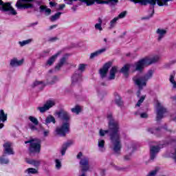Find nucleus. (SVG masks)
<instances>
[{
	"mask_svg": "<svg viewBox=\"0 0 176 176\" xmlns=\"http://www.w3.org/2000/svg\"><path fill=\"white\" fill-rule=\"evenodd\" d=\"M175 76V74H171L169 79L170 83H172L173 86V89H176V82H175V80L174 79Z\"/></svg>",
	"mask_w": 176,
	"mask_h": 176,
	"instance_id": "33",
	"label": "nucleus"
},
{
	"mask_svg": "<svg viewBox=\"0 0 176 176\" xmlns=\"http://www.w3.org/2000/svg\"><path fill=\"white\" fill-rule=\"evenodd\" d=\"M102 86H107V85H105L104 82H102Z\"/></svg>",
	"mask_w": 176,
	"mask_h": 176,
	"instance_id": "63",
	"label": "nucleus"
},
{
	"mask_svg": "<svg viewBox=\"0 0 176 176\" xmlns=\"http://www.w3.org/2000/svg\"><path fill=\"white\" fill-rule=\"evenodd\" d=\"M39 85H42L43 87H45V85H43V81H38L36 80L33 85H32V87H36V86H39Z\"/></svg>",
	"mask_w": 176,
	"mask_h": 176,
	"instance_id": "39",
	"label": "nucleus"
},
{
	"mask_svg": "<svg viewBox=\"0 0 176 176\" xmlns=\"http://www.w3.org/2000/svg\"><path fill=\"white\" fill-rule=\"evenodd\" d=\"M98 146L99 148H104L105 146V141L104 140H99Z\"/></svg>",
	"mask_w": 176,
	"mask_h": 176,
	"instance_id": "41",
	"label": "nucleus"
},
{
	"mask_svg": "<svg viewBox=\"0 0 176 176\" xmlns=\"http://www.w3.org/2000/svg\"><path fill=\"white\" fill-rule=\"evenodd\" d=\"M11 67H20L24 64V58L21 59L20 60H17V58H14L10 60Z\"/></svg>",
	"mask_w": 176,
	"mask_h": 176,
	"instance_id": "17",
	"label": "nucleus"
},
{
	"mask_svg": "<svg viewBox=\"0 0 176 176\" xmlns=\"http://www.w3.org/2000/svg\"><path fill=\"white\" fill-rule=\"evenodd\" d=\"M37 24H38V22H35V23H32V25H37Z\"/></svg>",
	"mask_w": 176,
	"mask_h": 176,
	"instance_id": "62",
	"label": "nucleus"
},
{
	"mask_svg": "<svg viewBox=\"0 0 176 176\" xmlns=\"http://www.w3.org/2000/svg\"><path fill=\"white\" fill-rule=\"evenodd\" d=\"M78 80H82V74L79 73V71H76L72 77V85L74 86Z\"/></svg>",
	"mask_w": 176,
	"mask_h": 176,
	"instance_id": "16",
	"label": "nucleus"
},
{
	"mask_svg": "<svg viewBox=\"0 0 176 176\" xmlns=\"http://www.w3.org/2000/svg\"><path fill=\"white\" fill-rule=\"evenodd\" d=\"M83 156V153L82 152H79L78 154L77 155V159H80Z\"/></svg>",
	"mask_w": 176,
	"mask_h": 176,
	"instance_id": "50",
	"label": "nucleus"
},
{
	"mask_svg": "<svg viewBox=\"0 0 176 176\" xmlns=\"http://www.w3.org/2000/svg\"><path fill=\"white\" fill-rule=\"evenodd\" d=\"M76 9H78V6L72 7V10H73V12H76Z\"/></svg>",
	"mask_w": 176,
	"mask_h": 176,
	"instance_id": "52",
	"label": "nucleus"
},
{
	"mask_svg": "<svg viewBox=\"0 0 176 176\" xmlns=\"http://www.w3.org/2000/svg\"><path fill=\"white\" fill-rule=\"evenodd\" d=\"M112 67V62L108 61L104 63L102 68L99 69V74L102 79L107 77V74H108V71H109V68Z\"/></svg>",
	"mask_w": 176,
	"mask_h": 176,
	"instance_id": "9",
	"label": "nucleus"
},
{
	"mask_svg": "<svg viewBox=\"0 0 176 176\" xmlns=\"http://www.w3.org/2000/svg\"><path fill=\"white\" fill-rule=\"evenodd\" d=\"M67 62V57L63 56L62 57L58 63L55 66V69H56L57 71H60L61 67H63V65H64L65 63Z\"/></svg>",
	"mask_w": 176,
	"mask_h": 176,
	"instance_id": "22",
	"label": "nucleus"
},
{
	"mask_svg": "<svg viewBox=\"0 0 176 176\" xmlns=\"http://www.w3.org/2000/svg\"><path fill=\"white\" fill-rule=\"evenodd\" d=\"M65 8V4H60L58 10H63Z\"/></svg>",
	"mask_w": 176,
	"mask_h": 176,
	"instance_id": "48",
	"label": "nucleus"
},
{
	"mask_svg": "<svg viewBox=\"0 0 176 176\" xmlns=\"http://www.w3.org/2000/svg\"><path fill=\"white\" fill-rule=\"evenodd\" d=\"M3 3V1L0 0V6Z\"/></svg>",
	"mask_w": 176,
	"mask_h": 176,
	"instance_id": "61",
	"label": "nucleus"
},
{
	"mask_svg": "<svg viewBox=\"0 0 176 176\" xmlns=\"http://www.w3.org/2000/svg\"><path fill=\"white\" fill-rule=\"evenodd\" d=\"M56 115L60 120L65 122H63L60 126L56 128L55 133H56L57 135L65 137V135L69 133V119H71L69 113H68V111L61 109L56 112Z\"/></svg>",
	"mask_w": 176,
	"mask_h": 176,
	"instance_id": "2",
	"label": "nucleus"
},
{
	"mask_svg": "<svg viewBox=\"0 0 176 176\" xmlns=\"http://www.w3.org/2000/svg\"><path fill=\"white\" fill-rule=\"evenodd\" d=\"M130 68H131V65L126 63L120 69V72L123 74L126 78H129V75H130Z\"/></svg>",
	"mask_w": 176,
	"mask_h": 176,
	"instance_id": "15",
	"label": "nucleus"
},
{
	"mask_svg": "<svg viewBox=\"0 0 176 176\" xmlns=\"http://www.w3.org/2000/svg\"><path fill=\"white\" fill-rule=\"evenodd\" d=\"M106 50H107V49L102 48L98 51H96L94 53H91V56H90V58H94V57H97V56H100V54H102V53H104V52H106Z\"/></svg>",
	"mask_w": 176,
	"mask_h": 176,
	"instance_id": "25",
	"label": "nucleus"
},
{
	"mask_svg": "<svg viewBox=\"0 0 176 176\" xmlns=\"http://www.w3.org/2000/svg\"><path fill=\"white\" fill-rule=\"evenodd\" d=\"M167 112V109L163 107H161L157 109V116H156V121L159 122L164 118V113Z\"/></svg>",
	"mask_w": 176,
	"mask_h": 176,
	"instance_id": "13",
	"label": "nucleus"
},
{
	"mask_svg": "<svg viewBox=\"0 0 176 176\" xmlns=\"http://www.w3.org/2000/svg\"><path fill=\"white\" fill-rule=\"evenodd\" d=\"M57 6V3L56 2H53V1H50V8H54Z\"/></svg>",
	"mask_w": 176,
	"mask_h": 176,
	"instance_id": "47",
	"label": "nucleus"
},
{
	"mask_svg": "<svg viewBox=\"0 0 176 176\" xmlns=\"http://www.w3.org/2000/svg\"><path fill=\"white\" fill-rule=\"evenodd\" d=\"M40 13H43V12H45L46 16H50V14H52V10L50 8H47V6H40Z\"/></svg>",
	"mask_w": 176,
	"mask_h": 176,
	"instance_id": "24",
	"label": "nucleus"
},
{
	"mask_svg": "<svg viewBox=\"0 0 176 176\" xmlns=\"http://www.w3.org/2000/svg\"><path fill=\"white\" fill-rule=\"evenodd\" d=\"M56 41H58V38L57 37H51L49 38L48 42H56Z\"/></svg>",
	"mask_w": 176,
	"mask_h": 176,
	"instance_id": "45",
	"label": "nucleus"
},
{
	"mask_svg": "<svg viewBox=\"0 0 176 176\" xmlns=\"http://www.w3.org/2000/svg\"><path fill=\"white\" fill-rule=\"evenodd\" d=\"M157 171H159V169L155 168V170L151 171L146 176H156Z\"/></svg>",
	"mask_w": 176,
	"mask_h": 176,
	"instance_id": "40",
	"label": "nucleus"
},
{
	"mask_svg": "<svg viewBox=\"0 0 176 176\" xmlns=\"http://www.w3.org/2000/svg\"><path fill=\"white\" fill-rule=\"evenodd\" d=\"M31 42H32V39H28L25 41H20L19 45H21V46H25V45H28V43H31Z\"/></svg>",
	"mask_w": 176,
	"mask_h": 176,
	"instance_id": "36",
	"label": "nucleus"
},
{
	"mask_svg": "<svg viewBox=\"0 0 176 176\" xmlns=\"http://www.w3.org/2000/svg\"><path fill=\"white\" fill-rule=\"evenodd\" d=\"M29 120L35 126H38V124H39V121L34 116H29Z\"/></svg>",
	"mask_w": 176,
	"mask_h": 176,
	"instance_id": "30",
	"label": "nucleus"
},
{
	"mask_svg": "<svg viewBox=\"0 0 176 176\" xmlns=\"http://www.w3.org/2000/svg\"><path fill=\"white\" fill-rule=\"evenodd\" d=\"M1 7H0V10L1 12H10L9 14H12V16H16L17 14V12L13 7L12 6V4L10 2L4 3L3 1V3L1 5Z\"/></svg>",
	"mask_w": 176,
	"mask_h": 176,
	"instance_id": "8",
	"label": "nucleus"
},
{
	"mask_svg": "<svg viewBox=\"0 0 176 176\" xmlns=\"http://www.w3.org/2000/svg\"><path fill=\"white\" fill-rule=\"evenodd\" d=\"M126 14H127L126 11L122 12L119 14V15L118 16H116V18L118 20H119V19H124V17H126Z\"/></svg>",
	"mask_w": 176,
	"mask_h": 176,
	"instance_id": "37",
	"label": "nucleus"
},
{
	"mask_svg": "<svg viewBox=\"0 0 176 176\" xmlns=\"http://www.w3.org/2000/svg\"><path fill=\"white\" fill-rule=\"evenodd\" d=\"M33 2H35L38 6H41L42 5V1H38V0H34Z\"/></svg>",
	"mask_w": 176,
	"mask_h": 176,
	"instance_id": "49",
	"label": "nucleus"
},
{
	"mask_svg": "<svg viewBox=\"0 0 176 176\" xmlns=\"http://www.w3.org/2000/svg\"><path fill=\"white\" fill-rule=\"evenodd\" d=\"M35 0H18L15 4L17 9H32L34 4L30 2H34Z\"/></svg>",
	"mask_w": 176,
	"mask_h": 176,
	"instance_id": "7",
	"label": "nucleus"
},
{
	"mask_svg": "<svg viewBox=\"0 0 176 176\" xmlns=\"http://www.w3.org/2000/svg\"><path fill=\"white\" fill-rule=\"evenodd\" d=\"M109 120V130L100 129L99 134L100 137H104L105 134L110 132V140L113 145V151L115 153L120 155V150L122 149V142H120V134H119V123L113 119L112 113L107 115Z\"/></svg>",
	"mask_w": 176,
	"mask_h": 176,
	"instance_id": "1",
	"label": "nucleus"
},
{
	"mask_svg": "<svg viewBox=\"0 0 176 176\" xmlns=\"http://www.w3.org/2000/svg\"><path fill=\"white\" fill-rule=\"evenodd\" d=\"M124 160H130V155H125L124 157Z\"/></svg>",
	"mask_w": 176,
	"mask_h": 176,
	"instance_id": "55",
	"label": "nucleus"
},
{
	"mask_svg": "<svg viewBox=\"0 0 176 176\" xmlns=\"http://www.w3.org/2000/svg\"><path fill=\"white\" fill-rule=\"evenodd\" d=\"M157 61H159V56H154L151 58L146 56L135 63V71H138V72H142L145 67L155 64V63H157Z\"/></svg>",
	"mask_w": 176,
	"mask_h": 176,
	"instance_id": "5",
	"label": "nucleus"
},
{
	"mask_svg": "<svg viewBox=\"0 0 176 176\" xmlns=\"http://www.w3.org/2000/svg\"><path fill=\"white\" fill-rule=\"evenodd\" d=\"M57 27V25H52L50 27V30H53L54 28H56Z\"/></svg>",
	"mask_w": 176,
	"mask_h": 176,
	"instance_id": "54",
	"label": "nucleus"
},
{
	"mask_svg": "<svg viewBox=\"0 0 176 176\" xmlns=\"http://www.w3.org/2000/svg\"><path fill=\"white\" fill-rule=\"evenodd\" d=\"M56 103L53 100H47L43 107H38L36 109L37 111H39L41 113H43L46 112V111H49L50 108H52V107H54Z\"/></svg>",
	"mask_w": 176,
	"mask_h": 176,
	"instance_id": "10",
	"label": "nucleus"
},
{
	"mask_svg": "<svg viewBox=\"0 0 176 176\" xmlns=\"http://www.w3.org/2000/svg\"><path fill=\"white\" fill-rule=\"evenodd\" d=\"M104 42H107V38H104Z\"/></svg>",
	"mask_w": 176,
	"mask_h": 176,
	"instance_id": "64",
	"label": "nucleus"
},
{
	"mask_svg": "<svg viewBox=\"0 0 176 176\" xmlns=\"http://www.w3.org/2000/svg\"><path fill=\"white\" fill-rule=\"evenodd\" d=\"M50 123L56 124V118L52 115H49L45 119V124H50Z\"/></svg>",
	"mask_w": 176,
	"mask_h": 176,
	"instance_id": "26",
	"label": "nucleus"
},
{
	"mask_svg": "<svg viewBox=\"0 0 176 176\" xmlns=\"http://www.w3.org/2000/svg\"><path fill=\"white\" fill-rule=\"evenodd\" d=\"M56 162V167L58 169L61 168V162H60V160H55Z\"/></svg>",
	"mask_w": 176,
	"mask_h": 176,
	"instance_id": "42",
	"label": "nucleus"
},
{
	"mask_svg": "<svg viewBox=\"0 0 176 176\" xmlns=\"http://www.w3.org/2000/svg\"><path fill=\"white\" fill-rule=\"evenodd\" d=\"M159 152H160V147L159 146H151L150 148L151 160H155V157H156V155Z\"/></svg>",
	"mask_w": 176,
	"mask_h": 176,
	"instance_id": "12",
	"label": "nucleus"
},
{
	"mask_svg": "<svg viewBox=\"0 0 176 176\" xmlns=\"http://www.w3.org/2000/svg\"><path fill=\"white\" fill-rule=\"evenodd\" d=\"M153 76V71L152 69H149L146 74H144L143 76L140 77V78H137V76L133 77V80L136 85V86H138L139 90L137 92L138 97H140L141 96V91L142 90L143 87L146 86V82L149 80V79H152V77Z\"/></svg>",
	"mask_w": 176,
	"mask_h": 176,
	"instance_id": "4",
	"label": "nucleus"
},
{
	"mask_svg": "<svg viewBox=\"0 0 176 176\" xmlns=\"http://www.w3.org/2000/svg\"><path fill=\"white\" fill-rule=\"evenodd\" d=\"M116 72H118V67L117 66L112 67L109 72V80H113V79L116 78Z\"/></svg>",
	"mask_w": 176,
	"mask_h": 176,
	"instance_id": "19",
	"label": "nucleus"
},
{
	"mask_svg": "<svg viewBox=\"0 0 176 176\" xmlns=\"http://www.w3.org/2000/svg\"><path fill=\"white\" fill-rule=\"evenodd\" d=\"M9 160L5 158V154L0 157V164H8Z\"/></svg>",
	"mask_w": 176,
	"mask_h": 176,
	"instance_id": "32",
	"label": "nucleus"
},
{
	"mask_svg": "<svg viewBox=\"0 0 176 176\" xmlns=\"http://www.w3.org/2000/svg\"><path fill=\"white\" fill-rule=\"evenodd\" d=\"M3 154L4 155H14V151H13V147L12 146V142H7L3 145Z\"/></svg>",
	"mask_w": 176,
	"mask_h": 176,
	"instance_id": "11",
	"label": "nucleus"
},
{
	"mask_svg": "<svg viewBox=\"0 0 176 176\" xmlns=\"http://www.w3.org/2000/svg\"><path fill=\"white\" fill-rule=\"evenodd\" d=\"M73 113H76V115H79L80 112H82V107L79 106V104H76L74 108L71 109Z\"/></svg>",
	"mask_w": 176,
	"mask_h": 176,
	"instance_id": "27",
	"label": "nucleus"
},
{
	"mask_svg": "<svg viewBox=\"0 0 176 176\" xmlns=\"http://www.w3.org/2000/svg\"><path fill=\"white\" fill-rule=\"evenodd\" d=\"M86 68V65L85 64H80L78 67V71H81L83 72L85 71V69Z\"/></svg>",
	"mask_w": 176,
	"mask_h": 176,
	"instance_id": "43",
	"label": "nucleus"
},
{
	"mask_svg": "<svg viewBox=\"0 0 176 176\" xmlns=\"http://www.w3.org/2000/svg\"><path fill=\"white\" fill-rule=\"evenodd\" d=\"M95 28H96V30H99V31H102V27L99 23H96L95 25Z\"/></svg>",
	"mask_w": 176,
	"mask_h": 176,
	"instance_id": "44",
	"label": "nucleus"
},
{
	"mask_svg": "<svg viewBox=\"0 0 176 176\" xmlns=\"http://www.w3.org/2000/svg\"><path fill=\"white\" fill-rule=\"evenodd\" d=\"M116 104L118 107H123V100L119 95L116 96Z\"/></svg>",
	"mask_w": 176,
	"mask_h": 176,
	"instance_id": "28",
	"label": "nucleus"
},
{
	"mask_svg": "<svg viewBox=\"0 0 176 176\" xmlns=\"http://www.w3.org/2000/svg\"><path fill=\"white\" fill-rule=\"evenodd\" d=\"M140 118L143 119H146V118H148V114L146 113H142L140 114Z\"/></svg>",
	"mask_w": 176,
	"mask_h": 176,
	"instance_id": "46",
	"label": "nucleus"
},
{
	"mask_svg": "<svg viewBox=\"0 0 176 176\" xmlns=\"http://www.w3.org/2000/svg\"><path fill=\"white\" fill-rule=\"evenodd\" d=\"M30 129H31V130H38V129H36L34 125H32V126H30Z\"/></svg>",
	"mask_w": 176,
	"mask_h": 176,
	"instance_id": "57",
	"label": "nucleus"
},
{
	"mask_svg": "<svg viewBox=\"0 0 176 176\" xmlns=\"http://www.w3.org/2000/svg\"><path fill=\"white\" fill-rule=\"evenodd\" d=\"M173 155V158L175 160V162H176V148H175V153Z\"/></svg>",
	"mask_w": 176,
	"mask_h": 176,
	"instance_id": "53",
	"label": "nucleus"
},
{
	"mask_svg": "<svg viewBox=\"0 0 176 176\" xmlns=\"http://www.w3.org/2000/svg\"><path fill=\"white\" fill-rule=\"evenodd\" d=\"M115 168H116V170H122V168H120L116 166H115Z\"/></svg>",
	"mask_w": 176,
	"mask_h": 176,
	"instance_id": "58",
	"label": "nucleus"
},
{
	"mask_svg": "<svg viewBox=\"0 0 176 176\" xmlns=\"http://www.w3.org/2000/svg\"><path fill=\"white\" fill-rule=\"evenodd\" d=\"M52 79L53 80H57V76H54Z\"/></svg>",
	"mask_w": 176,
	"mask_h": 176,
	"instance_id": "59",
	"label": "nucleus"
},
{
	"mask_svg": "<svg viewBox=\"0 0 176 176\" xmlns=\"http://www.w3.org/2000/svg\"><path fill=\"white\" fill-rule=\"evenodd\" d=\"M131 55V53H128V54H126V57H130Z\"/></svg>",
	"mask_w": 176,
	"mask_h": 176,
	"instance_id": "60",
	"label": "nucleus"
},
{
	"mask_svg": "<svg viewBox=\"0 0 176 176\" xmlns=\"http://www.w3.org/2000/svg\"><path fill=\"white\" fill-rule=\"evenodd\" d=\"M156 33L158 35L157 41H162V39L164 38V36L166 35V34H167V30L164 29L158 28L156 31Z\"/></svg>",
	"mask_w": 176,
	"mask_h": 176,
	"instance_id": "21",
	"label": "nucleus"
},
{
	"mask_svg": "<svg viewBox=\"0 0 176 176\" xmlns=\"http://www.w3.org/2000/svg\"><path fill=\"white\" fill-rule=\"evenodd\" d=\"M74 144V142L72 140H69L67 142L65 143L62 146V149H61V155L62 156H64L65 155V152H67V149L69 148L71 145Z\"/></svg>",
	"mask_w": 176,
	"mask_h": 176,
	"instance_id": "20",
	"label": "nucleus"
},
{
	"mask_svg": "<svg viewBox=\"0 0 176 176\" xmlns=\"http://www.w3.org/2000/svg\"><path fill=\"white\" fill-rule=\"evenodd\" d=\"M28 174H36L38 170L34 168H29L27 169Z\"/></svg>",
	"mask_w": 176,
	"mask_h": 176,
	"instance_id": "38",
	"label": "nucleus"
},
{
	"mask_svg": "<svg viewBox=\"0 0 176 176\" xmlns=\"http://www.w3.org/2000/svg\"><path fill=\"white\" fill-rule=\"evenodd\" d=\"M144 100H145V96H141L140 100L138 101L135 107H141V104L144 102Z\"/></svg>",
	"mask_w": 176,
	"mask_h": 176,
	"instance_id": "35",
	"label": "nucleus"
},
{
	"mask_svg": "<svg viewBox=\"0 0 176 176\" xmlns=\"http://www.w3.org/2000/svg\"><path fill=\"white\" fill-rule=\"evenodd\" d=\"M28 164H32V166H34V167H39L41 165V162L35 160H30L28 161Z\"/></svg>",
	"mask_w": 176,
	"mask_h": 176,
	"instance_id": "29",
	"label": "nucleus"
},
{
	"mask_svg": "<svg viewBox=\"0 0 176 176\" xmlns=\"http://www.w3.org/2000/svg\"><path fill=\"white\" fill-rule=\"evenodd\" d=\"M41 140L32 139L25 142V144H30L29 147V152L30 153H39L41 152Z\"/></svg>",
	"mask_w": 176,
	"mask_h": 176,
	"instance_id": "6",
	"label": "nucleus"
},
{
	"mask_svg": "<svg viewBox=\"0 0 176 176\" xmlns=\"http://www.w3.org/2000/svg\"><path fill=\"white\" fill-rule=\"evenodd\" d=\"M130 2H133V3H140L142 6H146V5H150L149 10H152L151 14L148 16L143 17L142 20H149L151 17H153L155 14V6L158 5V6H168V2L173 0H129Z\"/></svg>",
	"mask_w": 176,
	"mask_h": 176,
	"instance_id": "3",
	"label": "nucleus"
},
{
	"mask_svg": "<svg viewBox=\"0 0 176 176\" xmlns=\"http://www.w3.org/2000/svg\"><path fill=\"white\" fill-rule=\"evenodd\" d=\"M43 135L44 137H47V135H49V131H44Z\"/></svg>",
	"mask_w": 176,
	"mask_h": 176,
	"instance_id": "51",
	"label": "nucleus"
},
{
	"mask_svg": "<svg viewBox=\"0 0 176 176\" xmlns=\"http://www.w3.org/2000/svg\"><path fill=\"white\" fill-rule=\"evenodd\" d=\"M118 20H119L117 17H115L113 19H112L110 21V27L109 28H115V26L116 25V21H118Z\"/></svg>",
	"mask_w": 176,
	"mask_h": 176,
	"instance_id": "34",
	"label": "nucleus"
},
{
	"mask_svg": "<svg viewBox=\"0 0 176 176\" xmlns=\"http://www.w3.org/2000/svg\"><path fill=\"white\" fill-rule=\"evenodd\" d=\"M162 129H164V130H166V131H170V133H171V130L167 128V124H164V126L158 127V128H156L155 129H153V128H149L148 129V131L151 133V134H156V133H158V131H160Z\"/></svg>",
	"mask_w": 176,
	"mask_h": 176,
	"instance_id": "18",
	"label": "nucleus"
},
{
	"mask_svg": "<svg viewBox=\"0 0 176 176\" xmlns=\"http://www.w3.org/2000/svg\"><path fill=\"white\" fill-rule=\"evenodd\" d=\"M8 120V113H5L3 109L0 110V129H3L5 122Z\"/></svg>",
	"mask_w": 176,
	"mask_h": 176,
	"instance_id": "14",
	"label": "nucleus"
},
{
	"mask_svg": "<svg viewBox=\"0 0 176 176\" xmlns=\"http://www.w3.org/2000/svg\"><path fill=\"white\" fill-rule=\"evenodd\" d=\"M60 16H61V12H56L54 15L51 16L50 20L51 21H56L57 19H60Z\"/></svg>",
	"mask_w": 176,
	"mask_h": 176,
	"instance_id": "31",
	"label": "nucleus"
},
{
	"mask_svg": "<svg viewBox=\"0 0 176 176\" xmlns=\"http://www.w3.org/2000/svg\"><path fill=\"white\" fill-rule=\"evenodd\" d=\"M59 53H56L54 55H53L52 56H51L46 63L47 65H53V64H54V61H56V60L57 59V57H58L59 56Z\"/></svg>",
	"mask_w": 176,
	"mask_h": 176,
	"instance_id": "23",
	"label": "nucleus"
},
{
	"mask_svg": "<svg viewBox=\"0 0 176 176\" xmlns=\"http://www.w3.org/2000/svg\"><path fill=\"white\" fill-rule=\"evenodd\" d=\"M98 24H100V25H102V19L101 18H98Z\"/></svg>",
	"mask_w": 176,
	"mask_h": 176,
	"instance_id": "56",
	"label": "nucleus"
}]
</instances>
